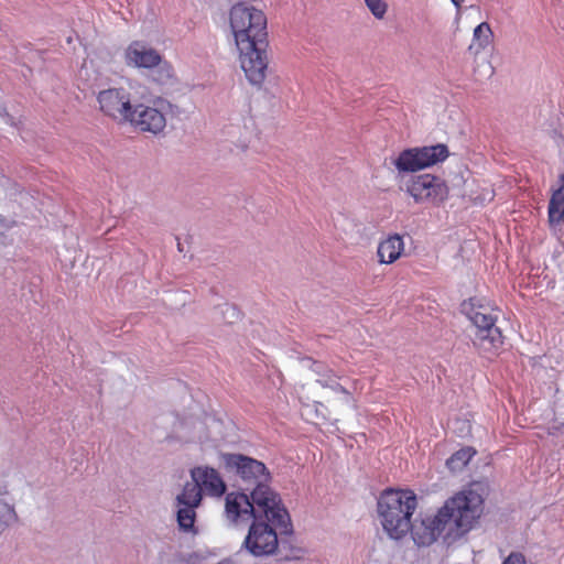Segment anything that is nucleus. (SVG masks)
Here are the masks:
<instances>
[{
    "label": "nucleus",
    "mask_w": 564,
    "mask_h": 564,
    "mask_svg": "<svg viewBox=\"0 0 564 564\" xmlns=\"http://www.w3.org/2000/svg\"><path fill=\"white\" fill-rule=\"evenodd\" d=\"M251 499L254 509L258 508L273 527L280 528L283 533L290 532V516L279 495L268 482L254 487L251 491Z\"/></svg>",
    "instance_id": "obj_7"
},
{
    "label": "nucleus",
    "mask_w": 564,
    "mask_h": 564,
    "mask_svg": "<svg viewBox=\"0 0 564 564\" xmlns=\"http://www.w3.org/2000/svg\"><path fill=\"white\" fill-rule=\"evenodd\" d=\"M0 124L15 126L13 118L8 115L2 106H0Z\"/></svg>",
    "instance_id": "obj_27"
},
{
    "label": "nucleus",
    "mask_w": 564,
    "mask_h": 564,
    "mask_svg": "<svg viewBox=\"0 0 564 564\" xmlns=\"http://www.w3.org/2000/svg\"><path fill=\"white\" fill-rule=\"evenodd\" d=\"M203 498L202 489L192 480L186 482L182 491L176 496V505L199 507Z\"/></svg>",
    "instance_id": "obj_20"
},
{
    "label": "nucleus",
    "mask_w": 564,
    "mask_h": 564,
    "mask_svg": "<svg viewBox=\"0 0 564 564\" xmlns=\"http://www.w3.org/2000/svg\"><path fill=\"white\" fill-rule=\"evenodd\" d=\"M494 42V32L487 22H481L473 31V37L468 45V53L475 58Z\"/></svg>",
    "instance_id": "obj_18"
},
{
    "label": "nucleus",
    "mask_w": 564,
    "mask_h": 564,
    "mask_svg": "<svg viewBox=\"0 0 564 564\" xmlns=\"http://www.w3.org/2000/svg\"><path fill=\"white\" fill-rule=\"evenodd\" d=\"M494 74V68L489 65V75Z\"/></svg>",
    "instance_id": "obj_30"
},
{
    "label": "nucleus",
    "mask_w": 564,
    "mask_h": 564,
    "mask_svg": "<svg viewBox=\"0 0 564 564\" xmlns=\"http://www.w3.org/2000/svg\"><path fill=\"white\" fill-rule=\"evenodd\" d=\"M463 314L474 326L473 343L485 352H495L503 344V337L496 326L497 311L482 297H470L462 303Z\"/></svg>",
    "instance_id": "obj_4"
},
{
    "label": "nucleus",
    "mask_w": 564,
    "mask_h": 564,
    "mask_svg": "<svg viewBox=\"0 0 564 564\" xmlns=\"http://www.w3.org/2000/svg\"><path fill=\"white\" fill-rule=\"evenodd\" d=\"M465 430H466V433L469 432V425L468 424H466V429Z\"/></svg>",
    "instance_id": "obj_31"
},
{
    "label": "nucleus",
    "mask_w": 564,
    "mask_h": 564,
    "mask_svg": "<svg viewBox=\"0 0 564 564\" xmlns=\"http://www.w3.org/2000/svg\"><path fill=\"white\" fill-rule=\"evenodd\" d=\"M448 527L447 539L459 540L469 532L484 511V498L474 488H465L445 500L438 509Z\"/></svg>",
    "instance_id": "obj_3"
},
{
    "label": "nucleus",
    "mask_w": 564,
    "mask_h": 564,
    "mask_svg": "<svg viewBox=\"0 0 564 564\" xmlns=\"http://www.w3.org/2000/svg\"><path fill=\"white\" fill-rule=\"evenodd\" d=\"M123 61L132 68H158L159 80L166 83L174 77L172 65L153 47L142 41H132L123 51Z\"/></svg>",
    "instance_id": "obj_6"
},
{
    "label": "nucleus",
    "mask_w": 564,
    "mask_h": 564,
    "mask_svg": "<svg viewBox=\"0 0 564 564\" xmlns=\"http://www.w3.org/2000/svg\"><path fill=\"white\" fill-rule=\"evenodd\" d=\"M8 494V486L4 481L0 480V496H6Z\"/></svg>",
    "instance_id": "obj_28"
},
{
    "label": "nucleus",
    "mask_w": 564,
    "mask_h": 564,
    "mask_svg": "<svg viewBox=\"0 0 564 564\" xmlns=\"http://www.w3.org/2000/svg\"><path fill=\"white\" fill-rule=\"evenodd\" d=\"M225 466L249 485L269 482L271 475L263 463L241 454H224Z\"/></svg>",
    "instance_id": "obj_12"
},
{
    "label": "nucleus",
    "mask_w": 564,
    "mask_h": 564,
    "mask_svg": "<svg viewBox=\"0 0 564 564\" xmlns=\"http://www.w3.org/2000/svg\"><path fill=\"white\" fill-rule=\"evenodd\" d=\"M127 123L140 132L161 135L165 131L167 119L162 108L137 104L133 105Z\"/></svg>",
    "instance_id": "obj_13"
},
{
    "label": "nucleus",
    "mask_w": 564,
    "mask_h": 564,
    "mask_svg": "<svg viewBox=\"0 0 564 564\" xmlns=\"http://www.w3.org/2000/svg\"><path fill=\"white\" fill-rule=\"evenodd\" d=\"M311 369L318 377L316 381L323 388L349 397V392L338 382V377L327 366L318 361H313L311 362Z\"/></svg>",
    "instance_id": "obj_19"
},
{
    "label": "nucleus",
    "mask_w": 564,
    "mask_h": 564,
    "mask_svg": "<svg viewBox=\"0 0 564 564\" xmlns=\"http://www.w3.org/2000/svg\"><path fill=\"white\" fill-rule=\"evenodd\" d=\"M404 249V240L400 235H389L378 243V262L380 264H392L401 258Z\"/></svg>",
    "instance_id": "obj_16"
},
{
    "label": "nucleus",
    "mask_w": 564,
    "mask_h": 564,
    "mask_svg": "<svg viewBox=\"0 0 564 564\" xmlns=\"http://www.w3.org/2000/svg\"><path fill=\"white\" fill-rule=\"evenodd\" d=\"M99 110L119 123H127L133 108L131 95L123 87H109L97 94Z\"/></svg>",
    "instance_id": "obj_10"
},
{
    "label": "nucleus",
    "mask_w": 564,
    "mask_h": 564,
    "mask_svg": "<svg viewBox=\"0 0 564 564\" xmlns=\"http://www.w3.org/2000/svg\"><path fill=\"white\" fill-rule=\"evenodd\" d=\"M417 497L410 489H387L378 500V516L381 525L392 540L403 539L410 531Z\"/></svg>",
    "instance_id": "obj_2"
},
{
    "label": "nucleus",
    "mask_w": 564,
    "mask_h": 564,
    "mask_svg": "<svg viewBox=\"0 0 564 564\" xmlns=\"http://www.w3.org/2000/svg\"><path fill=\"white\" fill-rule=\"evenodd\" d=\"M17 520L18 516L14 507L0 500V532L14 524Z\"/></svg>",
    "instance_id": "obj_23"
},
{
    "label": "nucleus",
    "mask_w": 564,
    "mask_h": 564,
    "mask_svg": "<svg viewBox=\"0 0 564 564\" xmlns=\"http://www.w3.org/2000/svg\"><path fill=\"white\" fill-rule=\"evenodd\" d=\"M448 527L441 516L440 510L434 514H425L410 523V532L413 542L417 546H430L437 539L442 538L446 544H452L455 540L447 539Z\"/></svg>",
    "instance_id": "obj_9"
},
{
    "label": "nucleus",
    "mask_w": 564,
    "mask_h": 564,
    "mask_svg": "<svg viewBox=\"0 0 564 564\" xmlns=\"http://www.w3.org/2000/svg\"><path fill=\"white\" fill-rule=\"evenodd\" d=\"M448 156L447 145L437 143L404 149L392 158L391 163L399 175H404L430 169L444 162Z\"/></svg>",
    "instance_id": "obj_5"
},
{
    "label": "nucleus",
    "mask_w": 564,
    "mask_h": 564,
    "mask_svg": "<svg viewBox=\"0 0 564 564\" xmlns=\"http://www.w3.org/2000/svg\"><path fill=\"white\" fill-rule=\"evenodd\" d=\"M561 186L552 193L547 216L552 230H561L564 223V173L560 175Z\"/></svg>",
    "instance_id": "obj_17"
},
{
    "label": "nucleus",
    "mask_w": 564,
    "mask_h": 564,
    "mask_svg": "<svg viewBox=\"0 0 564 564\" xmlns=\"http://www.w3.org/2000/svg\"><path fill=\"white\" fill-rule=\"evenodd\" d=\"M405 192L416 204L431 203L440 205L449 195V188L445 181L432 174H421L410 177L405 182Z\"/></svg>",
    "instance_id": "obj_8"
},
{
    "label": "nucleus",
    "mask_w": 564,
    "mask_h": 564,
    "mask_svg": "<svg viewBox=\"0 0 564 564\" xmlns=\"http://www.w3.org/2000/svg\"><path fill=\"white\" fill-rule=\"evenodd\" d=\"M502 564H527V561L523 554L513 552L505 558Z\"/></svg>",
    "instance_id": "obj_26"
},
{
    "label": "nucleus",
    "mask_w": 564,
    "mask_h": 564,
    "mask_svg": "<svg viewBox=\"0 0 564 564\" xmlns=\"http://www.w3.org/2000/svg\"><path fill=\"white\" fill-rule=\"evenodd\" d=\"M365 6L377 20H383L389 8L386 0H368Z\"/></svg>",
    "instance_id": "obj_24"
},
{
    "label": "nucleus",
    "mask_w": 564,
    "mask_h": 564,
    "mask_svg": "<svg viewBox=\"0 0 564 564\" xmlns=\"http://www.w3.org/2000/svg\"><path fill=\"white\" fill-rule=\"evenodd\" d=\"M176 520L182 531L195 533L196 508L192 506L176 505Z\"/></svg>",
    "instance_id": "obj_21"
},
{
    "label": "nucleus",
    "mask_w": 564,
    "mask_h": 564,
    "mask_svg": "<svg viewBox=\"0 0 564 564\" xmlns=\"http://www.w3.org/2000/svg\"><path fill=\"white\" fill-rule=\"evenodd\" d=\"M225 516L232 524L257 520L254 507L243 492H229L225 499Z\"/></svg>",
    "instance_id": "obj_14"
},
{
    "label": "nucleus",
    "mask_w": 564,
    "mask_h": 564,
    "mask_svg": "<svg viewBox=\"0 0 564 564\" xmlns=\"http://www.w3.org/2000/svg\"><path fill=\"white\" fill-rule=\"evenodd\" d=\"M474 455L475 452L470 447L462 448L446 460V466L452 471H459L469 463Z\"/></svg>",
    "instance_id": "obj_22"
},
{
    "label": "nucleus",
    "mask_w": 564,
    "mask_h": 564,
    "mask_svg": "<svg viewBox=\"0 0 564 564\" xmlns=\"http://www.w3.org/2000/svg\"><path fill=\"white\" fill-rule=\"evenodd\" d=\"M228 26L247 80L260 87L265 80L268 57L260 45L267 39L264 12L248 3H237L228 12Z\"/></svg>",
    "instance_id": "obj_1"
},
{
    "label": "nucleus",
    "mask_w": 564,
    "mask_h": 564,
    "mask_svg": "<svg viewBox=\"0 0 564 564\" xmlns=\"http://www.w3.org/2000/svg\"><path fill=\"white\" fill-rule=\"evenodd\" d=\"M365 6L377 20H383L389 8L386 0H368Z\"/></svg>",
    "instance_id": "obj_25"
},
{
    "label": "nucleus",
    "mask_w": 564,
    "mask_h": 564,
    "mask_svg": "<svg viewBox=\"0 0 564 564\" xmlns=\"http://www.w3.org/2000/svg\"><path fill=\"white\" fill-rule=\"evenodd\" d=\"M452 3L457 8L459 9L462 3L464 2V0H451Z\"/></svg>",
    "instance_id": "obj_29"
},
{
    "label": "nucleus",
    "mask_w": 564,
    "mask_h": 564,
    "mask_svg": "<svg viewBox=\"0 0 564 564\" xmlns=\"http://www.w3.org/2000/svg\"><path fill=\"white\" fill-rule=\"evenodd\" d=\"M228 310H230L232 313H235V308L234 307H228Z\"/></svg>",
    "instance_id": "obj_32"
},
{
    "label": "nucleus",
    "mask_w": 564,
    "mask_h": 564,
    "mask_svg": "<svg viewBox=\"0 0 564 564\" xmlns=\"http://www.w3.org/2000/svg\"><path fill=\"white\" fill-rule=\"evenodd\" d=\"M362 1H364V3H366L368 0H362Z\"/></svg>",
    "instance_id": "obj_33"
},
{
    "label": "nucleus",
    "mask_w": 564,
    "mask_h": 564,
    "mask_svg": "<svg viewBox=\"0 0 564 564\" xmlns=\"http://www.w3.org/2000/svg\"><path fill=\"white\" fill-rule=\"evenodd\" d=\"M191 478L198 485L202 492L210 497H221L227 488L219 473L208 466H197L193 468L191 470Z\"/></svg>",
    "instance_id": "obj_15"
},
{
    "label": "nucleus",
    "mask_w": 564,
    "mask_h": 564,
    "mask_svg": "<svg viewBox=\"0 0 564 564\" xmlns=\"http://www.w3.org/2000/svg\"><path fill=\"white\" fill-rule=\"evenodd\" d=\"M276 529L263 521L254 520L243 540V547L257 557L274 554L279 547Z\"/></svg>",
    "instance_id": "obj_11"
}]
</instances>
